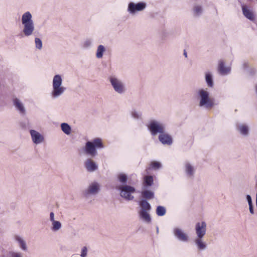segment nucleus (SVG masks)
<instances>
[{
  "label": "nucleus",
  "instance_id": "5701e85b",
  "mask_svg": "<svg viewBox=\"0 0 257 257\" xmlns=\"http://www.w3.org/2000/svg\"><path fill=\"white\" fill-rule=\"evenodd\" d=\"M205 81L207 83V85L209 87H213L214 86V82L213 80V76L212 74L210 72H207L205 73Z\"/></svg>",
  "mask_w": 257,
  "mask_h": 257
},
{
  "label": "nucleus",
  "instance_id": "37998d69",
  "mask_svg": "<svg viewBox=\"0 0 257 257\" xmlns=\"http://www.w3.org/2000/svg\"><path fill=\"white\" fill-rule=\"evenodd\" d=\"M183 55L186 58L187 57V53L185 50L184 51Z\"/></svg>",
  "mask_w": 257,
  "mask_h": 257
},
{
  "label": "nucleus",
  "instance_id": "6e6552de",
  "mask_svg": "<svg viewBox=\"0 0 257 257\" xmlns=\"http://www.w3.org/2000/svg\"><path fill=\"white\" fill-rule=\"evenodd\" d=\"M117 189L120 191V196L127 200H132L134 197L131 194L136 191L134 187L129 185H119L117 187Z\"/></svg>",
  "mask_w": 257,
  "mask_h": 257
},
{
  "label": "nucleus",
  "instance_id": "393cba45",
  "mask_svg": "<svg viewBox=\"0 0 257 257\" xmlns=\"http://www.w3.org/2000/svg\"><path fill=\"white\" fill-rule=\"evenodd\" d=\"M61 130L65 134L69 135L70 134L71 132V126L69 124L66 122H63L61 124Z\"/></svg>",
  "mask_w": 257,
  "mask_h": 257
},
{
  "label": "nucleus",
  "instance_id": "423d86ee",
  "mask_svg": "<svg viewBox=\"0 0 257 257\" xmlns=\"http://www.w3.org/2000/svg\"><path fill=\"white\" fill-rule=\"evenodd\" d=\"M114 91L118 94H123L126 91L125 82L115 76H110L108 78Z\"/></svg>",
  "mask_w": 257,
  "mask_h": 257
},
{
  "label": "nucleus",
  "instance_id": "b1692460",
  "mask_svg": "<svg viewBox=\"0 0 257 257\" xmlns=\"http://www.w3.org/2000/svg\"><path fill=\"white\" fill-rule=\"evenodd\" d=\"M203 8L200 5H195L193 8V13L195 17H199L203 13Z\"/></svg>",
  "mask_w": 257,
  "mask_h": 257
},
{
  "label": "nucleus",
  "instance_id": "c85d7f7f",
  "mask_svg": "<svg viewBox=\"0 0 257 257\" xmlns=\"http://www.w3.org/2000/svg\"><path fill=\"white\" fill-rule=\"evenodd\" d=\"M153 183V178L152 176H146L144 177V185L146 187H148Z\"/></svg>",
  "mask_w": 257,
  "mask_h": 257
},
{
  "label": "nucleus",
  "instance_id": "473e14b6",
  "mask_svg": "<svg viewBox=\"0 0 257 257\" xmlns=\"http://www.w3.org/2000/svg\"><path fill=\"white\" fill-rule=\"evenodd\" d=\"M131 114L132 117L135 119L140 118L142 116V113L140 111H138L135 109L132 111Z\"/></svg>",
  "mask_w": 257,
  "mask_h": 257
},
{
  "label": "nucleus",
  "instance_id": "412c9836",
  "mask_svg": "<svg viewBox=\"0 0 257 257\" xmlns=\"http://www.w3.org/2000/svg\"><path fill=\"white\" fill-rule=\"evenodd\" d=\"M218 71L221 75H227L230 72V68L225 67L223 61H220L218 65Z\"/></svg>",
  "mask_w": 257,
  "mask_h": 257
},
{
  "label": "nucleus",
  "instance_id": "f3484780",
  "mask_svg": "<svg viewBox=\"0 0 257 257\" xmlns=\"http://www.w3.org/2000/svg\"><path fill=\"white\" fill-rule=\"evenodd\" d=\"M184 171L187 177L193 178L195 173V169L189 163L185 162L184 164Z\"/></svg>",
  "mask_w": 257,
  "mask_h": 257
},
{
  "label": "nucleus",
  "instance_id": "58836bf2",
  "mask_svg": "<svg viewBox=\"0 0 257 257\" xmlns=\"http://www.w3.org/2000/svg\"><path fill=\"white\" fill-rule=\"evenodd\" d=\"M54 217H55V214H54V213L53 212H51L50 213V220L52 222L54 220H55L54 219Z\"/></svg>",
  "mask_w": 257,
  "mask_h": 257
},
{
  "label": "nucleus",
  "instance_id": "a19ab883",
  "mask_svg": "<svg viewBox=\"0 0 257 257\" xmlns=\"http://www.w3.org/2000/svg\"><path fill=\"white\" fill-rule=\"evenodd\" d=\"M255 72H256V71H255V69L254 68H251L249 71V75H254L255 74Z\"/></svg>",
  "mask_w": 257,
  "mask_h": 257
},
{
  "label": "nucleus",
  "instance_id": "49530a36",
  "mask_svg": "<svg viewBox=\"0 0 257 257\" xmlns=\"http://www.w3.org/2000/svg\"><path fill=\"white\" fill-rule=\"evenodd\" d=\"M256 207H257V198H256Z\"/></svg>",
  "mask_w": 257,
  "mask_h": 257
},
{
  "label": "nucleus",
  "instance_id": "cd10ccee",
  "mask_svg": "<svg viewBox=\"0 0 257 257\" xmlns=\"http://www.w3.org/2000/svg\"><path fill=\"white\" fill-rule=\"evenodd\" d=\"M62 227L61 223L57 220H54L52 222L51 230L53 231H57L59 230Z\"/></svg>",
  "mask_w": 257,
  "mask_h": 257
},
{
  "label": "nucleus",
  "instance_id": "4468645a",
  "mask_svg": "<svg viewBox=\"0 0 257 257\" xmlns=\"http://www.w3.org/2000/svg\"><path fill=\"white\" fill-rule=\"evenodd\" d=\"M158 139L162 144L165 145L170 146L173 144L172 137L165 131L159 135Z\"/></svg>",
  "mask_w": 257,
  "mask_h": 257
},
{
  "label": "nucleus",
  "instance_id": "2f4dec72",
  "mask_svg": "<svg viewBox=\"0 0 257 257\" xmlns=\"http://www.w3.org/2000/svg\"><path fill=\"white\" fill-rule=\"evenodd\" d=\"M118 179L121 183L124 184L127 182V177L125 174L121 173L118 175Z\"/></svg>",
  "mask_w": 257,
  "mask_h": 257
},
{
  "label": "nucleus",
  "instance_id": "72a5a7b5",
  "mask_svg": "<svg viewBox=\"0 0 257 257\" xmlns=\"http://www.w3.org/2000/svg\"><path fill=\"white\" fill-rule=\"evenodd\" d=\"M9 257H23L22 253L20 252L10 251Z\"/></svg>",
  "mask_w": 257,
  "mask_h": 257
},
{
  "label": "nucleus",
  "instance_id": "f257e3e1",
  "mask_svg": "<svg viewBox=\"0 0 257 257\" xmlns=\"http://www.w3.org/2000/svg\"><path fill=\"white\" fill-rule=\"evenodd\" d=\"M104 148V145L100 138H96L92 141L86 142L82 150L85 155L92 158L95 157L98 154L97 150Z\"/></svg>",
  "mask_w": 257,
  "mask_h": 257
},
{
  "label": "nucleus",
  "instance_id": "9b49d317",
  "mask_svg": "<svg viewBox=\"0 0 257 257\" xmlns=\"http://www.w3.org/2000/svg\"><path fill=\"white\" fill-rule=\"evenodd\" d=\"M146 7V4L145 3L140 2L135 4L133 2L129 3L127 11L131 14H134L137 12L142 11Z\"/></svg>",
  "mask_w": 257,
  "mask_h": 257
},
{
  "label": "nucleus",
  "instance_id": "4be33fe9",
  "mask_svg": "<svg viewBox=\"0 0 257 257\" xmlns=\"http://www.w3.org/2000/svg\"><path fill=\"white\" fill-rule=\"evenodd\" d=\"M242 13L245 17L250 21L254 20V15L253 13L249 10L247 9L245 6H242Z\"/></svg>",
  "mask_w": 257,
  "mask_h": 257
},
{
  "label": "nucleus",
  "instance_id": "aec40b11",
  "mask_svg": "<svg viewBox=\"0 0 257 257\" xmlns=\"http://www.w3.org/2000/svg\"><path fill=\"white\" fill-rule=\"evenodd\" d=\"M14 239L18 243L19 246L22 250L24 251H27L28 247L26 241L22 237L16 235L14 236Z\"/></svg>",
  "mask_w": 257,
  "mask_h": 257
},
{
  "label": "nucleus",
  "instance_id": "6ab92c4d",
  "mask_svg": "<svg viewBox=\"0 0 257 257\" xmlns=\"http://www.w3.org/2000/svg\"><path fill=\"white\" fill-rule=\"evenodd\" d=\"M194 243L199 251L204 250L207 248V244L202 240V238L197 237L194 239Z\"/></svg>",
  "mask_w": 257,
  "mask_h": 257
},
{
  "label": "nucleus",
  "instance_id": "9d476101",
  "mask_svg": "<svg viewBox=\"0 0 257 257\" xmlns=\"http://www.w3.org/2000/svg\"><path fill=\"white\" fill-rule=\"evenodd\" d=\"M12 102L16 110L20 115L24 116L26 114V109L22 100L17 97H13Z\"/></svg>",
  "mask_w": 257,
  "mask_h": 257
},
{
  "label": "nucleus",
  "instance_id": "f8f14e48",
  "mask_svg": "<svg viewBox=\"0 0 257 257\" xmlns=\"http://www.w3.org/2000/svg\"><path fill=\"white\" fill-rule=\"evenodd\" d=\"M195 230L197 237L203 238L206 231V223L204 221L197 223Z\"/></svg>",
  "mask_w": 257,
  "mask_h": 257
},
{
  "label": "nucleus",
  "instance_id": "f03ea898",
  "mask_svg": "<svg viewBox=\"0 0 257 257\" xmlns=\"http://www.w3.org/2000/svg\"><path fill=\"white\" fill-rule=\"evenodd\" d=\"M22 24L23 26L22 33L25 37L32 36L35 31V25L30 12H27L22 16Z\"/></svg>",
  "mask_w": 257,
  "mask_h": 257
},
{
  "label": "nucleus",
  "instance_id": "dca6fc26",
  "mask_svg": "<svg viewBox=\"0 0 257 257\" xmlns=\"http://www.w3.org/2000/svg\"><path fill=\"white\" fill-rule=\"evenodd\" d=\"M30 133L34 144H39L43 142L44 138L40 133L34 130H30Z\"/></svg>",
  "mask_w": 257,
  "mask_h": 257
},
{
  "label": "nucleus",
  "instance_id": "c9c22d12",
  "mask_svg": "<svg viewBox=\"0 0 257 257\" xmlns=\"http://www.w3.org/2000/svg\"><path fill=\"white\" fill-rule=\"evenodd\" d=\"M92 41L91 39H86L83 43V47L84 48H88L92 45Z\"/></svg>",
  "mask_w": 257,
  "mask_h": 257
},
{
  "label": "nucleus",
  "instance_id": "e433bc0d",
  "mask_svg": "<svg viewBox=\"0 0 257 257\" xmlns=\"http://www.w3.org/2000/svg\"><path fill=\"white\" fill-rule=\"evenodd\" d=\"M88 248L86 246L81 248L80 256L81 257H86L87 255Z\"/></svg>",
  "mask_w": 257,
  "mask_h": 257
},
{
  "label": "nucleus",
  "instance_id": "0eeeda50",
  "mask_svg": "<svg viewBox=\"0 0 257 257\" xmlns=\"http://www.w3.org/2000/svg\"><path fill=\"white\" fill-rule=\"evenodd\" d=\"M148 127L153 136L158 134L160 135L165 131V124L156 120H151L148 124Z\"/></svg>",
  "mask_w": 257,
  "mask_h": 257
},
{
  "label": "nucleus",
  "instance_id": "7c9ffc66",
  "mask_svg": "<svg viewBox=\"0 0 257 257\" xmlns=\"http://www.w3.org/2000/svg\"><path fill=\"white\" fill-rule=\"evenodd\" d=\"M35 47L36 48L40 50L42 49V40L39 38H35Z\"/></svg>",
  "mask_w": 257,
  "mask_h": 257
},
{
  "label": "nucleus",
  "instance_id": "c756f323",
  "mask_svg": "<svg viewBox=\"0 0 257 257\" xmlns=\"http://www.w3.org/2000/svg\"><path fill=\"white\" fill-rule=\"evenodd\" d=\"M166 212V208L162 206H158L156 209V214L158 216H164Z\"/></svg>",
  "mask_w": 257,
  "mask_h": 257
},
{
  "label": "nucleus",
  "instance_id": "ea45409f",
  "mask_svg": "<svg viewBox=\"0 0 257 257\" xmlns=\"http://www.w3.org/2000/svg\"><path fill=\"white\" fill-rule=\"evenodd\" d=\"M249 210L250 213L251 214H254L253 204L249 205Z\"/></svg>",
  "mask_w": 257,
  "mask_h": 257
},
{
  "label": "nucleus",
  "instance_id": "79ce46f5",
  "mask_svg": "<svg viewBox=\"0 0 257 257\" xmlns=\"http://www.w3.org/2000/svg\"><path fill=\"white\" fill-rule=\"evenodd\" d=\"M248 66V63L247 62H244L243 64V67L244 69H246Z\"/></svg>",
  "mask_w": 257,
  "mask_h": 257
},
{
  "label": "nucleus",
  "instance_id": "c03bdc74",
  "mask_svg": "<svg viewBox=\"0 0 257 257\" xmlns=\"http://www.w3.org/2000/svg\"><path fill=\"white\" fill-rule=\"evenodd\" d=\"M157 233H159V228H158V227H157Z\"/></svg>",
  "mask_w": 257,
  "mask_h": 257
},
{
  "label": "nucleus",
  "instance_id": "4c0bfd02",
  "mask_svg": "<svg viewBox=\"0 0 257 257\" xmlns=\"http://www.w3.org/2000/svg\"><path fill=\"white\" fill-rule=\"evenodd\" d=\"M246 199L247 201L248 202V205H252V199H251L250 195H247L246 196Z\"/></svg>",
  "mask_w": 257,
  "mask_h": 257
},
{
  "label": "nucleus",
  "instance_id": "a18cd8bd",
  "mask_svg": "<svg viewBox=\"0 0 257 257\" xmlns=\"http://www.w3.org/2000/svg\"><path fill=\"white\" fill-rule=\"evenodd\" d=\"M21 125L23 126V127H24V126L23 125V123H21Z\"/></svg>",
  "mask_w": 257,
  "mask_h": 257
},
{
  "label": "nucleus",
  "instance_id": "f704fd0d",
  "mask_svg": "<svg viewBox=\"0 0 257 257\" xmlns=\"http://www.w3.org/2000/svg\"><path fill=\"white\" fill-rule=\"evenodd\" d=\"M151 167L155 170L159 169L161 167L160 163L157 161H153L151 163Z\"/></svg>",
  "mask_w": 257,
  "mask_h": 257
},
{
  "label": "nucleus",
  "instance_id": "20e7f679",
  "mask_svg": "<svg viewBox=\"0 0 257 257\" xmlns=\"http://www.w3.org/2000/svg\"><path fill=\"white\" fill-rule=\"evenodd\" d=\"M199 106L206 109H210L214 106V99L209 96V93L206 90L200 89L198 91Z\"/></svg>",
  "mask_w": 257,
  "mask_h": 257
},
{
  "label": "nucleus",
  "instance_id": "ddd939ff",
  "mask_svg": "<svg viewBox=\"0 0 257 257\" xmlns=\"http://www.w3.org/2000/svg\"><path fill=\"white\" fill-rule=\"evenodd\" d=\"M173 233L176 238L179 241L182 242H187L189 240V237L187 234L185 233L181 229L175 228L173 229Z\"/></svg>",
  "mask_w": 257,
  "mask_h": 257
},
{
  "label": "nucleus",
  "instance_id": "a211bd4d",
  "mask_svg": "<svg viewBox=\"0 0 257 257\" xmlns=\"http://www.w3.org/2000/svg\"><path fill=\"white\" fill-rule=\"evenodd\" d=\"M236 130L239 134L244 136L247 137L249 135V130L248 126L244 123H239L236 125Z\"/></svg>",
  "mask_w": 257,
  "mask_h": 257
},
{
  "label": "nucleus",
  "instance_id": "a878e982",
  "mask_svg": "<svg viewBox=\"0 0 257 257\" xmlns=\"http://www.w3.org/2000/svg\"><path fill=\"white\" fill-rule=\"evenodd\" d=\"M142 195L146 200L151 199L154 198V192L148 190L142 191Z\"/></svg>",
  "mask_w": 257,
  "mask_h": 257
},
{
  "label": "nucleus",
  "instance_id": "1a4fd4ad",
  "mask_svg": "<svg viewBox=\"0 0 257 257\" xmlns=\"http://www.w3.org/2000/svg\"><path fill=\"white\" fill-rule=\"evenodd\" d=\"M100 185L96 182H93L89 184L88 187L84 190L83 194L84 197H88L90 195H95L100 191Z\"/></svg>",
  "mask_w": 257,
  "mask_h": 257
},
{
  "label": "nucleus",
  "instance_id": "bb28decb",
  "mask_svg": "<svg viewBox=\"0 0 257 257\" xmlns=\"http://www.w3.org/2000/svg\"><path fill=\"white\" fill-rule=\"evenodd\" d=\"M105 51V48L104 46L100 45L97 47L96 56L97 58L100 59L103 57L104 52Z\"/></svg>",
  "mask_w": 257,
  "mask_h": 257
},
{
  "label": "nucleus",
  "instance_id": "2eb2a0df",
  "mask_svg": "<svg viewBox=\"0 0 257 257\" xmlns=\"http://www.w3.org/2000/svg\"><path fill=\"white\" fill-rule=\"evenodd\" d=\"M84 167L89 172H93L98 169V165L90 158L87 159L84 162Z\"/></svg>",
  "mask_w": 257,
  "mask_h": 257
},
{
  "label": "nucleus",
  "instance_id": "39448f33",
  "mask_svg": "<svg viewBox=\"0 0 257 257\" xmlns=\"http://www.w3.org/2000/svg\"><path fill=\"white\" fill-rule=\"evenodd\" d=\"M139 205L141 207L139 212L140 218L146 223H150L152 221L149 214L152 208L151 204L146 199H142L139 202Z\"/></svg>",
  "mask_w": 257,
  "mask_h": 257
},
{
  "label": "nucleus",
  "instance_id": "7ed1b4c3",
  "mask_svg": "<svg viewBox=\"0 0 257 257\" xmlns=\"http://www.w3.org/2000/svg\"><path fill=\"white\" fill-rule=\"evenodd\" d=\"M62 78L60 75H55L52 80V91L51 96L53 98H57L61 96L66 91V88L63 86Z\"/></svg>",
  "mask_w": 257,
  "mask_h": 257
}]
</instances>
